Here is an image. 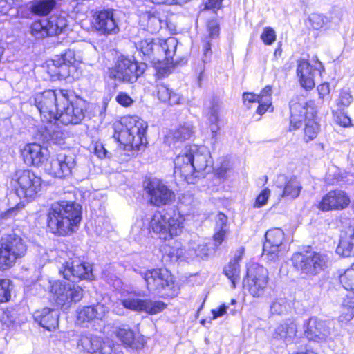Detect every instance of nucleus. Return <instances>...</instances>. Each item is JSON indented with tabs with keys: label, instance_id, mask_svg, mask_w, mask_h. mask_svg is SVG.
<instances>
[{
	"label": "nucleus",
	"instance_id": "obj_1",
	"mask_svg": "<svg viewBox=\"0 0 354 354\" xmlns=\"http://www.w3.org/2000/svg\"><path fill=\"white\" fill-rule=\"evenodd\" d=\"M46 109L50 116L48 123L50 124V127L46 126L48 135V137L46 135V140L61 144L64 135L58 123L68 125L80 122L84 118L86 104L67 90H48L46 91Z\"/></svg>",
	"mask_w": 354,
	"mask_h": 354
},
{
	"label": "nucleus",
	"instance_id": "obj_2",
	"mask_svg": "<svg viewBox=\"0 0 354 354\" xmlns=\"http://www.w3.org/2000/svg\"><path fill=\"white\" fill-rule=\"evenodd\" d=\"M82 207L75 202L52 204L48 214V227L55 234L66 236L77 228L82 219Z\"/></svg>",
	"mask_w": 354,
	"mask_h": 354
},
{
	"label": "nucleus",
	"instance_id": "obj_3",
	"mask_svg": "<svg viewBox=\"0 0 354 354\" xmlns=\"http://www.w3.org/2000/svg\"><path fill=\"white\" fill-rule=\"evenodd\" d=\"M290 130H297L305 122L304 140L308 142L313 140L320 131L317 121L315 102L308 100L303 95H297L290 102Z\"/></svg>",
	"mask_w": 354,
	"mask_h": 354
},
{
	"label": "nucleus",
	"instance_id": "obj_4",
	"mask_svg": "<svg viewBox=\"0 0 354 354\" xmlns=\"http://www.w3.org/2000/svg\"><path fill=\"white\" fill-rule=\"evenodd\" d=\"M147 123L138 116H127L115 126L114 138L124 146L128 156H136L145 147Z\"/></svg>",
	"mask_w": 354,
	"mask_h": 354
},
{
	"label": "nucleus",
	"instance_id": "obj_5",
	"mask_svg": "<svg viewBox=\"0 0 354 354\" xmlns=\"http://www.w3.org/2000/svg\"><path fill=\"white\" fill-rule=\"evenodd\" d=\"M185 227V215L172 208L156 211L149 221V229L164 240L180 236Z\"/></svg>",
	"mask_w": 354,
	"mask_h": 354
},
{
	"label": "nucleus",
	"instance_id": "obj_6",
	"mask_svg": "<svg viewBox=\"0 0 354 354\" xmlns=\"http://www.w3.org/2000/svg\"><path fill=\"white\" fill-rule=\"evenodd\" d=\"M291 261L297 271L308 277L319 274L330 264V259L326 254L317 252H296Z\"/></svg>",
	"mask_w": 354,
	"mask_h": 354
},
{
	"label": "nucleus",
	"instance_id": "obj_7",
	"mask_svg": "<svg viewBox=\"0 0 354 354\" xmlns=\"http://www.w3.org/2000/svg\"><path fill=\"white\" fill-rule=\"evenodd\" d=\"M27 247L19 236L9 234L0 239V269L11 268L18 259L24 257Z\"/></svg>",
	"mask_w": 354,
	"mask_h": 354
},
{
	"label": "nucleus",
	"instance_id": "obj_8",
	"mask_svg": "<svg viewBox=\"0 0 354 354\" xmlns=\"http://www.w3.org/2000/svg\"><path fill=\"white\" fill-rule=\"evenodd\" d=\"M146 69L145 63L121 57L118 58L115 66L109 69V77L120 82L133 83L136 82Z\"/></svg>",
	"mask_w": 354,
	"mask_h": 354
},
{
	"label": "nucleus",
	"instance_id": "obj_9",
	"mask_svg": "<svg viewBox=\"0 0 354 354\" xmlns=\"http://www.w3.org/2000/svg\"><path fill=\"white\" fill-rule=\"evenodd\" d=\"M12 181L17 185L15 191L21 198H33L41 188V178L29 170L17 171Z\"/></svg>",
	"mask_w": 354,
	"mask_h": 354
},
{
	"label": "nucleus",
	"instance_id": "obj_10",
	"mask_svg": "<svg viewBox=\"0 0 354 354\" xmlns=\"http://www.w3.org/2000/svg\"><path fill=\"white\" fill-rule=\"evenodd\" d=\"M196 145H186L174 159V174L183 178L187 183H194V167L193 153L196 150Z\"/></svg>",
	"mask_w": 354,
	"mask_h": 354
},
{
	"label": "nucleus",
	"instance_id": "obj_11",
	"mask_svg": "<svg viewBox=\"0 0 354 354\" xmlns=\"http://www.w3.org/2000/svg\"><path fill=\"white\" fill-rule=\"evenodd\" d=\"M268 283V272L263 266L253 264L248 269L245 286L254 297H261Z\"/></svg>",
	"mask_w": 354,
	"mask_h": 354
},
{
	"label": "nucleus",
	"instance_id": "obj_12",
	"mask_svg": "<svg viewBox=\"0 0 354 354\" xmlns=\"http://www.w3.org/2000/svg\"><path fill=\"white\" fill-rule=\"evenodd\" d=\"M266 241L263 246V257L268 261H275L286 250L283 241L285 235L280 228L271 229L265 234Z\"/></svg>",
	"mask_w": 354,
	"mask_h": 354
},
{
	"label": "nucleus",
	"instance_id": "obj_13",
	"mask_svg": "<svg viewBox=\"0 0 354 354\" xmlns=\"http://www.w3.org/2000/svg\"><path fill=\"white\" fill-rule=\"evenodd\" d=\"M150 204L160 207L171 204L175 200V194L162 181L153 179L145 187Z\"/></svg>",
	"mask_w": 354,
	"mask_h": 354
},
{
	"label": "nucleus",
	"instance_id": "obj_14",
	"mask_svg": "<svg viewBox=\"0 0 354 354\" xmlns=\"http://www.w3.org/2000/svg\"><path fill=\"white\" fill-rule=\"evenodd\" d=\"M59 271L65 279L68 280L75 279H93L91 266L82 262L77 257L69 259L62 263V266L59 268Z\"/></svg>",
	"mask_w": 354,
	"mask_h": 354
},
{
	"label": "nucleus",
	"instance_id": "obj_15",
	"mask_svg": "<svg viewBox=\"0 0 354 354\" xmlns=\"http://www.w3.org/2000/svg\"><path fill=\"white\" fill-rule=\"evenodd\" d=\"M149 291L160 292L170 288L174 283L170 272L165 268H156L140 272Z\"/></svg>",
	"mask_w": 354,
	"mask_h": 354
},
{
	"label": "nucleus",
	"instance_id": "obj_16",
	"mask_svg": "<svg viewBox=\"0 0 354 354\" xmlns=\"http://www.w3.org/2000/svg\"><path fill=\"white\" fill-rule=\"evenodd\" d=\"M46 64L48 73L65 77L71 75V71L77 67L79 61L75 57V52L69 50L62 55H56L55 59L47 60Z\"/></svg>",
	"mask_w": 354,
	"mask_h": 354
},
{
	"label": "nucleus",
	"instance_id": "obj_17",
	"mask_svg": "<svg viewBox=\"0 0 354 354\" xmlns=\"http://www.w3.org/2000/svg\"><path fill=\"white\" fill-rule=\"evenodd\" d=\"M93 25L100 35H115L120 30L115 12L113 10H104L97 12L94 15Z\"/></svg>",
	"mask_w": 354,
	"mask_h": 354
},
{
	"label": "nucleus",
	"instance_id": "obj_18",
	"mask_svg": "<svg viewBox=\"0 0 354 354\" xmlns=\"http://www.w3.org/2000/svg\"><path fill=\"white\" fill-rule=\"evenodd\" d=\"M243 101L248 109H250L253 104L258 103L257 113L260 115H263L270 108L272 111L273 110L272 107V87L266 86L259 95H255L253 93H244Z\"/></svg>",
	"mask_w": 354,
	"mask_h": 354
},
{
	"label": "nucleus",
	"instance_id": "obj_19",
	"mask_svg": "<svg viewBox=\"0 0 354 354\" xmlns=\"http://www.w3.org/2000/svg\"><path fill=\"white\" fill-rule=\"evenodd\" d=\"M304 333L310 341L325 342L330 335V328L325 321L316 317H310L304 325Z\"/></svg>",
	"mask_w": 354,
	"mask_h": 354
},
{
	"label": "nucleus",
	"instance_id": "obj_20",
	"mask_svg": "<svg viewBox=\"0 0 354 354\" xmlns=\"http://www.w3.org/2000/svg\"><path fill=\"white\" fill-rule=\"evenodd\" d=\"M350 202V198L344 191L335 189L322 197L318 207L324 212L342 210L347 207Z\"/></svg>",
	"mask_w": 354,
	"mask_h": 354
},
{
	"label": "nucleus",
	"instance_id": "obj_21",
	"mask_svg": "<svg viewBox=\"0 0 354 354\" xmlns=\"http://www.w3.org/2000/svg\"><path fill=\"white\" fill-rule=\"evenodd\" d=\"M80 351L90 354H110L111 346L96 336L82 335L77 342Z\"/></svg>",
	"mask_w": 354,
	"mask_h": 354
},
{
	"label": "nucleus",
	"instance_id": "obj_22",
	"mask_svg": "<svg viewBox=\"0 0 354 354\" xmlns=\"http://www.w3.org/2000/svg\"><path fill=\"white\" fill-rule=\"evenodd\" d=\"M219 24L216 19L208 21L207 24V36H205L203 39V57L202 63L200 64L198 71H199V75L198 77V82L200 83L203 79V71L205 70V64L209 62L210 57L212 55L211 44L209 39H215L219 35Z\"/></svg>",
	"mask_w": 354,
	"mask_h": 354
},
{
	"label": "nucleus",
	"instance_id": "obj_23",
	"mask_svg": "<svg viewBox=\"0 0 354 354\" xmlns=\"http://www.w3.org/2000/svg\"><path fill=\"white\" fill-rule=\"evenodd\" d=\"M109 308L104 304L83 306L77 310V322L80 324L88 323L95 320H102L109 313Z\"/></svg>",
	"mask_w": 354,
	"mask_h": 354
},
{
	"label": "nucleus",
	"instance_id": "obj_24",
	"mask_svg": "<svg viewBox=\"0 0 354 354\" xmlns=\"http://www.w3.org/2000/svg\"><path fill=\"white\" fill-rule=\"evenodd\" d=\"M276 182L278 187H283L281 197L295 199L299 196L302 189L300 181L295 176L288 177L283 174H280L277 176Z\"/></svg>",
	"mask_w": 354,
	"mask_h": 354
},
{
	"label": "nucleus",
	"instance_id": "obj_25",
	"mask_svg": "<svg viewBox=\"0 0 354 354\" xmlns=\"http://www.w3.org/2000/svg\"><path fill=\"white\" fill-rule=\"evenodd\" d=\"M313 67L306 59L297 62V76L300 85L306 90H311L315 86Z\"/></svg>",
	"mask_w": 354,
	"mask_h": 354
},
{
	"label": "nucleus",
	"instance_id": "obj_26",
	"mask_svg": "<svg viewBox=\"0 0 354 354\" xmlns=\"http://www.w3.org/2000/svg\"><path fill=\"white\" fill-rule=\"evenodd\" d=\"M298 326L296 320H286L275 328L272 333V337L282 339L287 344L292 343L297 335Z\"/></svg>",
	"mask_w": 354,
	"mask_h": 354
},
{
	"label": "nucleus",
	"instance_id": "obj_27",
	"mask_svg": "<svg viewBox=\"0 0 354 354\" xmlns=\"http://www.w3.org/2000/svg\"><path fill=\"white\" fill-rule=\"evenodd\" d=\"M21 153L26 165L35 167L42 166L44 153L41 145L35 142L28 144L21 150Z\"/></svg>",
	"mask_w": 354,
	"mask_h": 354
},
{
	"label": "nucleus",
	"instance_id": "obj_28",
	"mask_svg": "<svg viewBox=\"0 0 354 354\" xmlns=\"http://www.w3.org/2000/svg\"><path fill=\"white\" fill-rule=\"evenodd\" d=\"M336 252L343 257L354 256V220L348 227L342 232Z\"/></svg>",
	"mask_w": 354,
	"mask_h": 354
},
{
	"label": "nucleus",
	"instance_id": "obj_29",
	"mask_svg": "<svg viewBox=\"0 0 354 354\" xmlns=\"http://www.w3.org/2000/svg\"><path fill=\"white\" fill-rule=\"evenodd\" d=\"M48 173L53 176L62 178L71 172L72 162L65 154L59 153L50 157Z\"/></svg>",
	"mask_w": 354,
	"mask_h": 354
},
{
	"label": "nucleus",
	"instance_id": "obj_30",
	"mask_svg": "<svg viewBox=\"0 0 354 354\" xmlns=\"http://www.w3.org/2000/svg\"><path fill=\"white\" fill-rule=\"evenodd\" d=\"M145 35V30H139L138 35L133 36V41L138 50L141 52L144 55L150 57L152 55H156V46L158 45V39H154L147 37L142 39Z\"/></svg>",
	"mask_w": 354,
	"mask_h": 354
},
{
	"label": "nucleus",
	"instance_id": "obj_31",
	"mask_svg": "<svg viewBox=\"0 0 354 354\" xmlns=\"http://www.w3.org/2000/svg\"><path fill=\"white\" fill-rule=\"evenodd\" d=\"M243 252V248H240L236 251L233 259L223 269V273L231 281L233 288H235L236 284L239 283L240 279V266L239 263L242 259Z\"/></svg>",
	"mask_w": 354,
	"mask_h": 354
},
{
	"label": "nucleus",
	"instance_id": "obj_32",
	"mask_svg": "<svg viewBox=\"0 0 354 354\" xmlns=\"http://www.w3.org/2000/svg\"><path fill=\"white\" fill-rule=\"evenodd\" d=\"M50 293L53 300L57 307L65 309L66 300L68 299V290H66L68 289L69 282L57 280L53 282L50 281Z\"/></svg>",
	"mask_w": 354,
	"mask_h": 354
},
{
	"label": "nucleus",
	"instance_id": "obj_33",
	"mask_svg": "<svg viewBox=\"0 0 354 354\" xmlns=\"http://www.w3.org/2000/svg\"><path fill=\"white\" fill-rule=\"evenodd\" d=\"M196 150L193 153L194 173L205 170L208 165L210 158V153L206 147L196 145Z\"/></svg>",
	"mask_w": 354,
	"mask_h": 354
},
{
	"label": "nucleus",
	"instance_id": "obj_34",
	"mask_svg": "<svg viewBox=\"0 0 354 354\" xmlns=\"http://www.w3.org/2000/svg\"><path fill=\"white\" fill-rule=\"evenodd\" d=\"M158 97L161 102L168 103L170 105L183 104L185 102L182 95L169 89L165 85L158 86Z\"/></svg>",
	"mask_w": 354,
	"mask_h": 354
},
{
	"label": "nucleus",
	"instance_id": "obj_35",
	"mask_svg": "<svg viewBox=\"0 0 354 354\" xmlns=\"http://www.w3.org/2000/svg\"><path fill=\"white\" fill-rule=\"evenodd\" d=\"M67 26L64 16L59 15H52L46 24V33L50 36L59 35Z\"/></svg>",
	"mask_w": 354,
	"mask_h": 354
},
{
	"label": "nucleus",
	"instance_id": "obj_36",
	"mask_svg": "<svg viewBox=\"0 0 354 354\" xmlns=\"http://www.w3.org/2000/svg\"><path fill=\"white\" fill-rule=\"evenodd\" d=\"M140 21L152 34L158 32L162 28V21L157 12H146L141 15Z\"/></svg>",
	"mask_w": 354,
	"mask_h": 354
},
{
	"label": "nucleus",
	"instance_id": "obj_37",
	"mask_svg": "<svg viewBox=\"0 0 354 354\" xmlns=\"http://www.w3.org/2000/svg\"><path fill=\"white\" fill-rule=\"evenodd\" d=\"M177 43V40L174 37H169L165 40L158 39L156 55H165L166 58H171L176 52Z\"/></svg>",
	"mask_w": 354,
	"mask_h": 354
},
{
	"label": "nucleus",
	"instance_id": "obj_38",
	"mask_svg": "<svg viewBox=\"0 0 354 354\" xmlns=\"http://www.w3.org/2000/svg\"><path fill=\"white\" fill-rule=\"evenodd\" d=\"M66 290H68V299L66 300V310L68 309L73 304L80 301L83 297V290L80 286L69 283Z\"/></svg>",
	"mask_w": 354,
	"mask_h": 354
},
{
	"label": "nucleus",
	"instance_id": "obj_39",
	"mask_svg": "<svg viewBox=\"0 0 354 354\" xmlns=\"http://www.w3.org/2000/svg\"><path fill=\"white\" fill-rule=\"evenodd\" d=\"M227 217L224 214L218 213L216 216V232L214 236V241L218 245L223 241L226 232Z\"/></svg>",
	"mask_w": 354,
	"mask_h": 354
},
{
	"label": "nucleus",
	"instance_id": "obj_40",
	"mask_svg": "<svg viewBox=\"0 0 354 354\" xmlns=\"http://www.w3.org/2000/svg\"><path fill=\"white\" fill-rule=\"evenodd\" d=\"M218 112H219V105L216 104H213L209 109L207 113V121L209 124V129L212 134V137L214 138L218 131L219 130V127L218 125Z\"/></svg>",
	"mask_w": 354,
	"mask_h": 354
},
{
	"label": "nucleus",
	"instance_id": "obj_41",
	"mask_svg": "<svg viewBox=\"0 0 354 354\" xmlns=\"http://www.w3.org/2000/svg\"><path fill=\"white\" fill-rule=\"evenodd\" d=\"M0 321L7 327L12 326L15 324H20L23 322L22 319L18 317L17 311L14 308H8L3 310L0 314Z\"/></svg>",
	"mask_w": 354,
	"mask_h": 354
},
{
	"label": "nucleus",
	"instance_id": "obj_42",
	"mask_svg": "<svg viewBox=\"0 0 354 354\" xmlns=\"http://www.w3.org/2000/svg\"><path fill=\"white\" fill-rule=\"evenodd\" d=\"M193 134V127L189 123L180 126L171 133V138L175 142L184 141L191 138Z\"/></svg>",
	"mask_w": 354,
	"mask_h": 354
},
{
	"label": "nucleus",
	"instance_id": "obj_43",
	"mask_svg": "<svg viewBox=\"0 0 354 354\" xmlns=\"http://www.w3.org/2000/svg\"><path fill=\"white\" fill-rule=\"evenodd\" d=\"M339 281L346 290L354 292V263L339 275Z\"/></svg>",
	"mask_w": 354,
	"mask_h": 354
},
{
	"label": "nucleus",
	"instance_id": "obj_44",
	"mask_svg": "<svg viewBox=\"0 0 354 354\" xmlns=\"http://www.w3.org/2000/svg\"><path fill=\"white\" fill-rule=\"evenodd\" d=\"M165 304L160 301L144 299L142 311L149 314H157L165 308Z\"/></svg>",
	"mask_w": 354,
	"mask_h": 354
},
{
	"label": "nucleus",
	"instance_id": "obj_45",
	"mask_svg": "<svg viewBox=\"0 0 354 354\" xmlns=\"http://www.w3.org/2000/svg\"><path fill=\"white\" fill-rule=\"evenodd\" d=\"M328 19L323 15L312 13L307 19L308 24L315 30H319L328 23Z\"/></svg>",
	"mask_w": 354,
	"mask_h": 354
},
{
	"label": "nucleus",
	"instance_id": "obj_46",
	"mask_svg": "<svg viewBox=\"0 0 354 354\" xmlns=\"http://www.w3.org/2000/svg\"><path fill=\"white\" fill-rule=\"evenodd\" d=\"M12 284L10 279H0V303L8 301L11 298Z\"/></svg>",
	"mask_w": 354,
	"mask_h": 354
},
{
	"label": "nucleus",
	"instance_id": "obj_47",
	"mask_svg": "<svg viewBox=\"0 0 354 354\" xmlns=\"http://www.w3.org/2000/svg\"><path fill=\"white\" fill-rule=\"evenodd\" d=\"M117 337L124 344L133 346L134 333L129 328H119L115 332Z\"/></svg>",
	"mask_w": 354,
	"mask_h": 354
},
{
	"label": "nucleus",
	"instance_id": "obj_48",
	"mask_svg": "<svg viewBox=\"0 0 354 354\" xmlns=\"http://www.w3.org/2000/svg\"><path fill=\"white\" fill-rule=\"evenodd\" d=\"M353 102V96L348 90L343 89L340 91L338 98L336 100L337 109L344 111Z\"/></svg>",
	"mask_w": 354,
	"mask_h": 354
},
{
	"label": "nucleus",
	"instance_id": "obj_49",
	"mask_svg": "<svg viewBox=\"0 0 354 354\" xmlns=\"http://www.w3.org/2000/svg\"><path fill=\"white\" fill-rule=\"evenodd\" d=\"M143 227L144 223L142 219L137 220L131 227L130 235L136 241H140L145 236V230Z\"/></svg>",
	"mask_w": 354,
	"mask_h": 354
},
{
	"label": "nucleus",
	"instance_id": "obj_50",
	"mask_svg": "<svg viewBox=\"0 0 354 354\" xmlns=\"http://www.w3.org/2000/svg\"><path fill=\"white\" fill-rule=\"evenodd\" d=\"M288 304L286 299L280 298L272 301L270 311L272 314L281 315L288 310Z\"/></svg>",
	"mask_w": 354,
	"mask_h": 354
},
{
	"label": "nucleus",
	"instance_id": "obj_51",
	"mask_svg": "<svg viewBox=\"0 0 354 354\" xmlns=\"http://www.w3.org/2000/svg\"><path fill=\"white\" fill-rule=\"evenodd\" d=\"M144 299L127 298L122 300V304L126 308L135 311H142Z\"/></svg>",
	"mask_w": 354,
	"mask_h": 354
},
{
	"label": "nucleus",
	"instance_id": "obj_52",
	"mask_svg": "<svg viewBox=\"0 0 354 354\" xmlns=\"http://www.w3.org/2000/svg\"><path fill=\"white\" fill-rule=\"evenodd\" d=\"M260 37L266 45L270 46L276 41L277 35L272 28L267 26L263 28Z\"/></svg>",
	"mask_w": 354,
	"mask_h": 354
},
{
	"label": "nucleus",
	"instance_id": "obj_53",
	"mask_svg": "<svg viewBox=\"0 0 354 354\" xmlns=\"http://www.w3.org/2000/svg\"><path fill=\"white\" fill-rule=\"evenodd\" d=\"M333 113L335 116L336 122L339 125L347 127L351 124L350 118L344 113V111H339L338 109H336L333 111Z\"/></svg>",
	"mask_w": 354,
	"mask_h": 354
},
{
	"label": "nucleus",
	"instance_id": "obj_54",
	"mask_svg": "<svg viewBox=\"0 0 354 354\" xmlns=\"http://www.w3.org/2000/svg\"><path fill=\"white\" fill-rule=\"evenodd\" d=\"M270 196V190L268 188L263 189L257 196L254 203V207L256 208H259L264 206L267 203Z\"/></svg>",
	"mask_w": 354,
	"mask_h": 354
},
{
	"label": "nucleus",
	"instance_id": "obj_55",
	"mask_svg": "<svg viewBox=\"0 0 354 354\" xmlns=\"http://www.w3.org/2000/svg\"><path fill=\"white\" fill-rule=\"evenodd\" d=\"M116 102L122 106H130L133 102V99L126 93L120 92L115 97Z\"/></svg>",
	"mask_w": 354,
	"mask_h": 354
},
{
	"label": "nucleus",
	"instance_id": "obj_56",
	"mask_svg": "<svg viewBox=\"0 0 354 354\" xmlns=\"http://www.w3.org/2000/svg\"><path fill=\"white\" fill-rule=\"evenodd\" d=\"M44 26L41 21H36L31 26V33L37 39H42L44 37Z\"/></svg>",
	"mask_w": 354,
	"mask_h": 354
},
{
	"label": "nucleus",
	"instance_id": "obj_57",
	"mask_svg": "<svg viewBox=\"0 0 354 354\" xmlns=\"http://www.w3.org/2000/svg\"><path fill=\"white\" fill-rule=\"evenodd\" d=\"M91 151L100 158H103L106 156V150L104 149L103 145L100 142H95L91 146Z\"/></svg>",
	"mask_w": 354,
	"mask_h": 354
},
{
	"label": "nucleus",
	"instance_id": "obj_58",
	"mask_svg": "<svg viewBox=\"0 0 354 354\" xmlns=\"http://www.w3.org/2000/svg\"><path fill=\"white\" fill-rule=\"evenodd\" d=\"M192 249L194 250V254L196 257H199L203 259L208 255L209 248L205 243L198 244L196 248H193Z\"/></svg>",
	"mask_w": 354,
	"mask_h": 354
},
{
	"label": "nucleus",
	"instance_id": "obj_59",
	"mask_svg": "<svg viewBox=\"0 0 354 354\" xmlns=\"http://www.w3.org/2000/svg\"><path fill=\"white\" fill-rule=\"evenodd\" d=\"M32 12L38 15H44V0L35 1L31 6Z\"/></svg>",
	"mask_w": 354,
	"mask_h": 354
},
{
	"label": "nucleus",
	"instance_id": "obj_60",
	"mask_svg": "<svg viewBox=\"0 0 354 354\" xmlns=\"http://www.w3.org/2000/svg\"><path fill=\"white\" fill-rule=\"evenodd\" d=\"M227 308L228 307L225 304H223L217 308L212 309V319H216L218 317H223L226 313Z\"/></svg>",
	"mask_w": 354,
	"mask_h": 354
},
{
	"label": "nucleus",
	"instance_id": "obj_61",
	"mask_svg": "<svg viewBox=\"0 0 354 354\" xmlns=\"http://www.w3.org/2000/svg\"><path fill=\"white\" fill-rule=\"evenodd\" d=\"M319 97L323 99L324 96L330 93V86L328 83H324L318 86L317 87Z\"/></svg>",
	"mask_w": 354,
	"mask_h": 354
},
{
	"label": "nucleus",
	"instance_id": "obj_62",
	"mask_svg": "<svg viewBox=\"0 0 354 354\" xmlns=\"http://www.w3.org/2000/svg\"><path fill=\"white\" fill-rule=\"evenodd\" d=\"M32 317L35 322L44 328V325L43 324V319L44 317V309L35 311Z\"/></svg>",
	"mask_w": 354,
	"mask_h": 354
},
{
	"label": "nucleus",
	"instance_id": "obj_63",
	"mask_svg": "<svg viewBox=\"0 0 354 354\" xmlns=\"http://www.w3.org/2000/svg\"><path fill=\"white\" fill-rule=\"evenodd\" d=\"M43 93L37 94L35 97V105L38 111L41 113L44 108V104L43 103Z\"/></svg>",
	"mask_w": 354,
	"mask_h": 354
},
{
	"label": "nucleus",
	"instance_id": "obj_64",
	"mask_svg": "<svg viewBox=\"0 0 354 354\" xmlns=\"http://www.w3.org/2000/svg\"><path fill=\"white\" fill-rule=\"evenodd\" d=\"M344 306H348L346 308V310H348V313H346V315L344 317L341 316L340 317L341 320H342V322L349 321L354 316V305L352 306L351 305H347L344 303Z\"/></svg>",
	"mask_w": 354,
	"mask_h": 354
}]
</instances>
